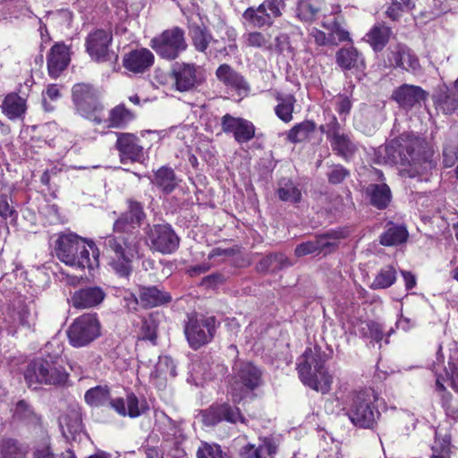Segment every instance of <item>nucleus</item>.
<instances>
[{
  "label": "nucleus",
  "instance_id": "nucleus-1",
  "mask_svg": "<svg viewBox=\"0 0 458 458\" xmlns=\"http://www.w3.org/2000/svg\"><path fill=\"white\" fill-rule=\"evenodd\" d=\"M145 218L142 206L129 201L128 210L114 223V233L105 239L109 255V265L121 277H128L132 270V261L139 258L140 241L137 229Z\"/></svg>",
  "mask_w": 458,
  "mask_h": 458
},
{
  "label": "nucleus",
  "instance_id": "nucleus-38",
  "mask_svg": "<svg viewBox=\"0 0 458 458\" xmlns=\"http://www.w3.org/2000/svg\"><path fill=\"white\" fill-rule=\"evenodd\" d=\"M389 35V28L384 25H376L367 34V40L375 51H379L387 43Z\"/></svg>",
  "mask_w": 458,
  "mask_h": 458
},
{
  "label": "nucleus",
  "instance_id": "nucleus-9",
  "mask_svg": "<svg viewBox=\"0 0 458 458\" xmlns=\"http://www.w3.org/2000/svg\"><path fill=\"white\" fill-rule=\"evenodd\" d=\"M234 377L230 386V394L233 403H240L246 394L259 386L261 372L250 362H237L233 368Z\"/></svg>",
  "mask_w": 458,
  "mask_h": 458
},
{
  "label": "nucleus",
  "instance_id": "nucleus-14",
  "mask_svg": "<svg viewBox=\"0 0 458 458\" xmlns=\"http://www.w3.org/2000/svg\"><path fill=\"white\" fill-rule=\"evenodd\" d=\"M115 147L119 152L122 164H143L148 158V153L140 142V139L132 133H117Z\"/></svg>",
  "mask_w": 458,
  "mask_h": 458
},
{
  "label": "nucleus",
  "instance_id": "nucleus-36",
  "mask_svg": "<svg viewBox=\"0 0 458 458\" xmlns=\"http://www.w3.org/2000/svg\"><path fill=\"white\" fill-rule=\"evenodd\" d=\"M133 119V114L123 106H117L109 113V117L103 123L107 128H123Z\"/></svg>",
  "mask_w": 458,
  "mask_h": 458
},
{
  "label": "nucleus",
  "instance_id": "nucleus-21",
  "mask_svg": "<svg viewBox=\"0 0 458 458\" xmlns=\"http://www.w3.org/2000/svg\"><path fill=\"white\" fill-rule=\"evenodd\" d=\"M111 407L121 416L137 418L148 410L145 399H139L133 393L126 394V398H114L110 402Z\"/></svg>",
  "mask_w": 458,
  "mask_h": 458
},
{
  "label": "nucleus",
  "instance_id": "nucleus-40",
  "mask_svg": "<svg viewBox=\"0 0 458 458\" xmlns=\"http://www.w3.org/2000/svg\"><path fill=\"white\" fill-rule=\"evenodd\" d=\"M408 233L403 226L389 227L380 238V243L385 246H394L403 243L406 241Z\"/></svg>",
  "mask_w": 458,
  "mask_h": 458
},
{
  "label": "nucleus",
  "instance_id": "nucleus-33",
  "mask_svg": "<svg viewBox=\"0 0 458 458\" xmlns=\"http://www.w3.org/2000/svg\"><path fill=\"white\" fill-rule=\"evenodd\" d=\"M394 64L406 71L416 72L420 69L418 58L407 48L401 47L396 52H393Z\"/></svg>",
  "mask_w": 458,
  "mask_h": 458
},
{
  "label": "nucleus",
  "instance_id": "nucleus-34",
  "mask_svg": "<svg viewBox=\"0 0 458 458\" xmlns=\"http://www.w3.org/2000/svg\"><path fill=\"white\" fill-rule=\"evenodd\" d=\"M152 182L166 194L172 192L177 185L174 170L166 166L159 168L155 173Z\"/></svg>",
  "mask_w": 458,
  "mask_h": 458
},
{
  "label": "nucleus",
  "instance_id": "nucleus-24",
  "mask_svg": "<svg viewBox=\"0 0 458 458\" xmlns=\"http://www.w3.org/2000/svg\"><path fill=\"white\" fill-rule=\"evenodd\" d=\"M392 98L403 107L411 108L427 98V93L419 86L403 84L397 88Z\"/></svg>",
  "mask_w": 458,
  "mask_h": 458
},
{
  "label": "nucleus",
  "instance_id": "nucleus-54",
  "mask_svg": "<svg viewBox=\"0 0 458 458\" xmlns=\"http://www.w3.org/2000/svg\"><path fill=\"white\" fill-rule=\"evenodd\" d=\"M309 36L318 46H332V38H328L327 32L322 31L317 28H311L309 30Z\"/></svg>",
  "mask_w": 458,
  "mask_h": 458
},
{
  "label": "nucleus",
  "instance_id": "nucleus-6",
  "mask_svg": "<svg viewBox=\"0 0 458 458\" xmlns=\"http://www.w3.org/2000/svg\"><path fill=\"white\" fill-rule=\"evenodd\" d=\"M24 377L30 387L37 388L40 384L63 385L68 379V373L55 359H38L28 365Z\"/></svg>",
  "mask_w": 458,
  "mask_h": 458
},
{
  "label": "nucleus",
  "instance_id": "nucleus-49",
  "mask_svg": "<svg viewBox=\"0 0 458 458\" xmlns=\"http://www.w3.org/2000/svg\"><path fill=\"white\" fill-rule=\"evenodd\" d=\"M318 9L308 1H301L297 6L296 16L303 22L311 23L315 21Z\"/></svg>",
  "mask_w": 458,
  "mask_h": 458
},
{
  "label": "nucleus",
  "instance_id": "nucleus-29",
  "mask_svg": "<svg viewBox=\"0 0 458 458\" xmlns=\"http://www.w3.org/2000/svg\"><path fill=\"white\" fill-rule=\"evenodd\" d=\"M335 59L336 64L344 70H361L365 66L363 57L352 47L339 49L336 52Z\"/></svg>",
  "mask_w": 458,
  "mask_h": 458
},
{
  "label": "nucleus",
  "instance_id": "nucleus-27",
  "mask_svg": "<svg viewBox=\"0 0 458 458\" xmlns=\"http://www.w3.org/2000/svg\"><path fill=\"white\" fill-rule=\"evenodd\" d=\"M1 109L10 120L22 118L27 110L26 99L17 93H9L4 97Z\"/></svg>",
  "mask_w": 458,
  "mask_h": 458
},
{
  "label": "nucleus",
  "instance_id": "nucleus-57",
  "mask_svg": "<svg viewBox=\"0 0 458 458\" xmlns=\"http://www.w3.org/2000/svg\"><path fill=\"white\" fill-rule=\"evenodd\" d=\"M348 175V171L342 165H335L328 173V179L332 183H340Z\"/></svg>",
  "mask_w": 458,
  "mask_h": 458
},
{
  "label": "nucleus",
  "instance_id": "nucleus-26",
  "mask_svg": "<svg viewBox=\"0 0 458 458\" xmlns=\"http://www.w3.org/2000/svg\"><path fill=\"white\" fill-rule=\"evenodd\" d=\"M104 298V291L98 286H93L76 291L72 294L71 301L75 308L87 309L98 305Z\"/></svg>",
  "mask_w": 458,
  "mask_h": 458
},
{
  "label": "nucleus",
  "instance_id": "nucleus-3",
  "mask_svg": "<svg viewBox=\"0 0 458 458\" xmlns=\"http://www.w3.org/2000/svg\"><path fill=\"white\" fill-rule=\"evenodd\" d=\"M55 251L61 262L75 268L93 269L98 265V252L95 244L74 233L59 235Z\"/></svg>",
  "mask_w": 458,
  "mask_h": 458
},
{
  "label": "nucleus",
  "instance_id": "nucleus-43",
  "mask_svg": "<svg viewBox=\"0 0 458 458\" xmlns=\"http://www.w3.org/2000/svg\"><path fill=\"white\" fill-rule=\"evenodd\" d=\"M59 425L65 434V428L69 434H76L81 430V419L79 412L75 410L69 413L62 415L59 418Z\"/></svg>",
  "mask_w": 458,
  "mask_h": 458
},
{
  "label": "nucleus",
  "instance_id": "nucleus-53",
  "mask_svg": "<svg viewBox=\"0 0 458 458\" xmlns=\"http://www.w3.org/2000/svg\"><path fill=\"white\" fill-rule=\"evenodd\" d=\"M449 441L443 439L441 442H435L432 446L431 458H450Z\"/></svg>",
  "mask_w": 458,
  "mask_h": 458
},
{
  "label": "nucleus",
  "instance_id": "nucleus-18",
  "mask_svg": "<svg viewBox=\"0 0 458 458\" xmlns=\"http://www.w3.org/2000/svg\"><path fill=\"white\" fill-rule=\"evenodd\" d=\"M148 241L152 249L164 254L174 252L179 246V238L171 226L165 225H154L148 233Z\"/></svg>",
  "mask_w": 458,
  "mask_h": 458
},
{
  "label": "nucleus",
  "instance_id": "nucleus-52",
  "mask_svg": "<svg viewBox=\"0 0 458 458\" xmlns=\"http://www.w3.org/2000/svg\"><path fill=\"white\" fill-rule=\"evenodd\" d=\"M258 458H274L276 453V446L270 439H264L256 446Z\"/></svg>",
  "mask_w": 458,
  "mask_h": 458
},
{
  "label": "nucleus",
  "instance_id": "nucleus-8",
  "mask_svg": "<svg viewBox=\"0 0 458 458\" xmlns=\"http://www.w3.org/2000/svg\"><path fill=\"white\" fill-rule=\"evenodd\" d=\"M150 47L165 60H174L188 47L182 29L173 27L154 37L149 43Z\"/></svg>",
  "mask_w": 458,
  "mask_h": 458
},
{
  "label": "nucleus",
  "instance_id": "nucleus-45",
  "mask_svg": "<svg viewBox=\"0 0 458 458\" xmlns=\"http://www.w3.org/2000/svg\"><path fill=\"white\" fill-rule=\"evenodd\" d=\"M191 36L194 47L199 52H205L212 39L211 34L199 26L191 29Z\"/></svg>",
  "mask_w": 458,
  "mask_h": 458
},
{
  "label": "nucleus",
  "instance_id": "nucleus-47",
  "mask_svg": "<svg viewBox=\"0 0 458 458\" xmlns=\"http://www.w3.org/2000/svg\"><path fill=\"white\" fill-rule=\"evenodd\" d=\"M414 7L411 0H392L386 10V14L392 20L399 19L403 13H409Z\"/></svg>",
  "mask_w": 458,
  "mask_h": 458
},
{
  "label": "nucleus",
  "instance_id": "nucleus-42",
  "mask_svg": "<svg viewBox=\"0 0 458 458\" xmlns=\"http://www.w3.org/2000/svg\"><path fill=\"white\" fill-rule=\"evenodd\" d=\"M243 43L246 47L260 49H271V37L259 31L247 32L243 35Z\"/></svg>",
  "mask_w": 458,
  "mask_h": 458
},
{
  "label": "nucleus",
  "instance_id": "nucleus-41",
  "mask_svg": "<svg viewBox=\"0 0 458 458\" xmlns=\"http://www.w3.org/2000/svg\"><path fill=\"white\" fill-rule=\"evenodd\" d=\"M396 280V271L392 266H387L380 269L372 282V289H386L393 285Z\"/></svg>",
  "mask_w": 458,
  "mask_h": 458
},
{
  "label": "nucleus",
  "instance_id": "nucleus-37",
  "mask_svg": "<svg viewBox=\"0 0 458 458\" xmlns=\"http://www.w3.org/2000/svg\"><path fill=\"white\" fill-rule=\"evenodd\" d=\"M175 376L176 366L174 360L168 356H160L151 377L166 381L169 377L174 378Z\"/></svg>",
  "mask_w": 458,
  "mask_h": 458
},
{
  "label": "nucleus",
  "instance_id": "nucleus-39",
  "mask_svg": "<svg viewBox=\"0 0 458 458\" xmlns=\"http://www.w3.org/2000/svg\"><path fill=\"white\" fill-rule=\"evenodd\" d=\"M371 203L378 208H386L391 199V191L386 183L372 184L369 188Z\"/></svg>",
  "mask_w": 458,
  "mask_h": 458
},
{
  "label": "nucleus",
  "instance_id": "nucleus-28",
  "mask_svg": "<svg viewBox=\"0 0 458 458\" xmlns=\"http://www.w3.org/2000/svg\"><path fill=\"white\" fill-rule=\"evenodd\" d=\"M273 96L277 101L275 106L276 116L284 123H290L293 120V113L296 98L293 94L284 93L281 91H274Z\"/></svg>",
  "mask_w": 458,
  "mask_h": 458
},
{
  "label": "nucleus",
  "instance_id": "nucleus-61",
  "mask_svg": "<svg viewBox=\"0 0 458 458\" xmlns=\"http://www.w3.org/2000/svg\"><path fill=\"white\" fill-rule=\"evenodd\" d=\"M14 209L10 206L7 196H0V216L6 219L13 216Z\"/></svg>",
  "mask_w": 458,
  "mask_h": 458
},
{
  "label": "nucleus",
  "instance_id": "nucleus-5",
  "mask_svg": "<svg viewBox=\"0 0 458 458\" xmlns=\"http://www.w3.org/2000/svg\"><path fill=\"white\" fill-rule=\"evenodd\" d=\"M377 399V393L372 388L348 393L344 403L352 423L363 428H373L380 414L375 406Z\"/></svg>",
  "mask_w": 458,
  "mask_h": 458
},
{
  "label": "nucleus",
  "instance_id": "nucleus-30",
  "mask_svg": "<svg viewBox=\"0 0 458 458\" xmlns=\"http://www.w3.org/2000/svg\"><path fill=\"white\" fill-rule=\"evenodd\" d=\"M321 26L327 31V37L332 38V46L341 42L351 41L350 34L344 28L342 21L335 16H329L323 20Z\"/></svg>",
  "mask_w": 458,
  "mask_h": 458
},
{
  "label": "nucleus",
  "instance_id": "nucleus-22",
  "mask_svg": "<svg viewBox=\"0 0 458 458\" xmlns=\"http://www.w3.org/2000/svg\"><path fill=\"white\" fill-rule=\"evenodd\" d=\"M70 48L64 43L55 44L47 55V69L50 77L55 79L64 71L71 60Z\"/></svg>",
  "mask_w": 458,
  "mask_h": 458
},
{
  "label": "nucleus",
  "instance_id": "nucleus-64",
  "mask_svg": "<svg viewBox=\"0 0 458 458\" xmlns=\"http://www.w3.org/2000/svg\"><path fill=\"white\" fill-rule=\"evenodd\" d=\"M240 454L242 458H258L256 445L251 444L244 445L241 449Z\"/></svg>",
  "mask_w": 458,
  "mask_h": 458
},
{
  "label": "nucleus",
  "instance_id": "nucleus-2",
  "mask_svg": "<svg viewBox=\"0 0 458 458\" xmlns=\"http://www.w3.org/2000/svg\"><path fill=\"white\" fill-rule=\"evenodd\" d=\"M377 164H399L409 177H414L431 168L426 152V142L413 133H403L375 152Z\"/></svg>",
  "mask_w": 458,
  "mask_h": 458
},
{
  "label": "nucleus",
  "instance_id": "nucleus-35",
  "mask_svg": "<svg viewBox=\"0 0 458 458\" xmlns=\"http://www.w3.org/2000/svg\"><path fill=\"white\" fill-rule=\"evenodd\" d=\"M278 198L284 202L298 203L301 199V192L294 182L289 179H282L276 191Z\"/></svg>",
  "mask_w": 458,
  "mask_h": 458
},
{
  "label": "nucleus",
  "instance_id": "nucleus-4",
  "mask_svg": "<svg viewBox=\"0 0 458 458\" xmlns=\"http://www.w3.org/2000/svg\"><path fill=\"white\" fill-rule=\"evenodd\" d=\"M325 362L326 360L318 348H307L297 362V370L301 381L322 394L329 393L334 381V377L326 368Z\"/></svg>",
  "mask_w": 458,
  "mask_h": 458
},
{
  "label": "nucleus",
  "instance_id": "nucleus-32",
  "mask_svg": "<svg viewBox=\"0 0 458 458\" xmlns=\"http://www.w3.org/2000/svg\"><path fill=\"white\" fill-rule=\"evenodd\" d=\"M434 371L437 376L436 379V389L439 394L441 398L442 406L445 411L447 416L453 418L454 420L458 419V403L454 402L452 398V394L445 391V388L443 384L444 378L441 375L437 374V369L436 368V364H434Z\"/></svg>",
  "mask_w": 458,
  "mask_h": 458
},
{
  "label": "nucleus",
  "instance_id": "nucleus-25",
  "mask_svg": "<svg viewBox=\"0 0 458 458\" xmlns=\"http://www.w3.org/2000/svg\"><path fill=\"white\" fill-rule=\"evenodd\" d=\"M216 75L223 84L237 91L239 95L247 94L250 89L244 78L228 64H221L216 69Z\"/></svg>",
  "mask_w": 458,
  "mask_h": 458
},
{
  "label": "nucleus",
  "instance_id": "nucleus-59",
  "mask_svg": "<svg viewBox=\"0 0 458 458\" xmlns=\"http://www.w3.org/2000/svg\"><path fill=\"white\" fill-rule=\"evenodd\" d=\"M270 258L272 259L275 271L291 267L293 265L289 259L283 253L271 254Z\"/></svg>",
  "mask_w": 458,
  "mask_h": 458
},
{
  "label": "nucleus",
  "instance_id": "nucleus-11",
  "mask_svg": "<svg viewBox=\"0 0 458 458\" xmlns=\"http://www.w3.org/2000/svg\"><path fill=\"white\" fill-rule=\"evenodd\" d=\"M215 324L216 321L213 317H190L184 328V333L190 346L197 350L209 343L215 335Z\"/></svg>",
  "mask_w": 458,
  "mask_h": 458
},
{
  "label": "nucleus",
  "instance_id": "nucleus-19",
  "mask_svg": "<svg viewBox=\"0 0 458 458\" xmlns=\"http://www.w3.org/2000/svg\"><path fill=\"white\" fill-rule=\"evenodd\" d=\"M221 126L224 132L233 133L235 140L239 143L248 142L255 136L253 123L242 117H234L226 114L221 119Z\"/></svg>",
  "mask_w": 458,
  "mask_h": 458
},
{
  "label": "nucleus",
  "instance_id": "nucleus-58",
  "mask_svg": "<svg viewBox=\"0 0 458 458\" xmlns=\"http://www.w3.org/2000/svg\"><path fill=\"white\" fill-rule=\"evenodd\" d=\"M154 80L160 85L169 87L173 89V69L170 73L162 70H156L154 72Z\"/></svg>",
  "mask_w": 458,
  "mask_h": 458
},
{
  "label": "nucleus",
  "instance_id": "nucleus-7",
  "mask_svg": "<svg viewBox=\"0 0 458 458\" xmlns=\"http://www.w3.org/2000/svg\"><path fill=\"white\" fill-rule=\"evenodd\" d=\"M72 101L77 113L82 117L101 124L105 121V111L98 101V91L89 84L78 83L72 88Z\"/></svg>",
  "mask_w": 458,
  "mask_h": 458
},
{
  "label": "nucleus",
  "instance_id": "nucleus-15",
  "mask_svg": "<svg viewBox=\"0 0 458 458\" xmlns=\"http://www.w3.org/2000/svg\"><path fill=\"white\" fill-rule=\"evenodd\" d=\"M113 35L111 31L98 29L90 32L86 38V50L89 56L97 62H106L117 55L110 49Z\"/></svg>",
  "mask_w": 458,
  "mask_h": 458
},
{
  "label": "nucleus",
  "instance_id": "nucleus-56",
  "mask_svg": "<svg viewBox=\"0 0 458 458\" xmlns=\"http://www.w3.org/2000/svg\"><path fill=\"white\" fill-rule=\"evenodd\" d=\"M0 458H25V454L14 442L9 441L6 448L2 451Z\"/></svg>",
  "mask_w": 458,
  "mask_h": 458
},
{
  "label": "nucleus",
  "instance_id": "nucleus-51",
  "mask_svg": "<svg viewBox=\"0 0 458 458\" xmlns=\"http://www.w3.org/2000/svg\"><path fill=\"white\" fill-rule=\"evenodd\" d=\"M198 458H225L218 445L203 444L197 453Z\"/></svg>",
  "mask_w": 458,
  "mask_h": 458
},
{
  "label": "nucleus",
  "instance_id": "nucleus-62",
  "mask_svg": "<svg viewBox=\"0 0 458 458\" xmlns=\"http://www.w3.org/2000/svg\"><path fill=\"white\" fill-rule=\"evenodd\" d=\"M451 372L445 370V375L451 379L452 387L458 392V360L457 362H449Z\"/></svg>",
  "mask_w": 458,
  "mask_h": 458
},
{
  "label": "nucleus",
  "instance_id": "nucleus-17",
  "mask_svg": "<svg viewBox=\"0 0 458 458\" xmlns=\"http://www.w3.org/2000/svg\"><path fill=\"white\" fill-rule=\"evenodd\" d=\"M326 134L330 142L332 149L345 159L351 157L357 148L350 137L344 133L341 126L334 116L332 122L327 124Z\"/></svg>",
  "mask_w": 458,
  "mask_h": 458
},
{
  "label": "nucleus",
  "instance_id": "nucleus-20",
  "mask_svg": "<svg viewBox=\"0 0 458 458\" xmlns=\"http://www.w3.org/2000/svg\"><path fill=\"white\" fill-rule=\"evenodd\" d=\"M222 420L245 423V419L241 415L239 409L227 403L211 406L202 414V421L206 426H214Z\"/></svg>",
  "mask_w": 458,
  "mask_h": 458
},
{
  "label": "nucleus",
  "instance_id": "nucleus-55",
  "mask_svg": "<svg viewBox=\"0 0 458 458\" xmlns=\"http://www.w3.org/2000/svg\"><path fill=\"white\" fill-rule=\"evenodd\" d=\"M141 336L143 339L154 341L157 337V327L152 319H145L141 326Z\"/></svg>",
  "mask_w": 458,
  "mask_h": 458
},
{
  "label": "nucleus",
  "instance_id": "nucleus-63",
  "mask_svg": "<svg viewBox=\"0 0 458 458\" xmlns=\"http://www.w3.org/2000/svg\"><path fill=\"white\" fill-rule=\"evenodd\" d=\"M20 323L27 327L34 325V316L27 310H22L19 314Z\"/></svg>",
  "mask_w": 458,
  "mask_h": 458
},
{
  "label": "nucleus",
  "instance_id": "nucleus-12",
  "mask_svg": "<svg viewBox=\"0 0 458 458\" xmlns=\"http://www.w3.org/2000/svg\"><path fill=\"white\" fill-rule=\"evenodd\" d=\"M173 78V89L179 92L195 90L205 80L201 68L191 63H175Z\"/></svg>",
  "mask_w": 458,
  "mask_h": 458
},
{
  "label": "nucleus",
  "instance_id": "nucleus-44",
  "mask_svg": "<svg viewBox=\"0 0 458 458\" xmlns=\"http://www.w3.org/2000/svg\"><path fill=\"white\" fill-rule=\"evenodd\" d=\"M109 397L108 388L101 386L89 389L84 396L86 403L91 406L103 405L109 400Z\"/></svg>",
  "mask_w": 458,
  "mask_h": 458
},
{
  "label": "nucleus",
  "instance_id": "nucleus-23",
  "mask_svg": "<svg viewBox=\"0 0 458 458\" xmlns=\"http://www.w3.org/2000/svg\"><path fill=\"white\" fill-rule=\"evenodd\" d=\"M154 63V55L147 48H140L126 54L123 59L126 70L134 73H142Z\"/></svg>",
  "mask_w": 458,
  "mask_h": 458
},
{
  "label": "nucleus",
  "instance_id": "nucleus-46",
  "mask_svg": "<svg viewBox=\"0 0 458 458\" xmlns=\"http://www.w3.org/2000/svg\"><path fill=\"white\" fill-rule=\"evenodd\" d=\"M315 129L312 122L305 121L293 126L288 133V140L292 142H300L308 138Z\"/></svg>",
  "mask_w": 458,
  "mask_h": 458
},
{
  "label": "nucleus",
  "instance_id": "nucleus-13",
  "mask_svg": "<svg viewBox=\"0 0 458 458\" xmlns=\"http://www.w3.org/2000/svg\"><path fill=\"white\" fill-rule=\"evenodd\" d=\"M285 7L284 0H265L258 7L247 8L242 16L253 27L270 26L274 19L281 16Z\"/></svg>",
  "mask_w": 458,
  "mask_h": 458
},
{
  "label": "nucleus",
  "instance_id": "nucleus-50",
  "mask_svg": "<svg viewBox=\"0 0 458 458\" xmlns=\"http://www.w3.org/2000/svg\"><path fill=\"white\" fill-rule=\"evenodd\" d=\"M332 103L341 119L345 120L352 106L351 98L346 95L339 94L332 99Z\"/></svg>",
  "mask_w": 458,
  "mask_h": 458
},
{
  "label": "nucleus",
  "instance_id": "nucleus-60",
  "mask_svg": "<svg viewBox=\"0 0 458 458\" xmlns=\"http://www.w3.org/2000/svg\"><path fill=\"white\" fill-rule=\"evenodd\" d=\"M31 413H32V411H31L30 406L24 401H20L16 403L14 411H13V415L16 418H18L20 420H24V419L29 418Z\"/></svg>",
  "mask_w": 458,
  "mask_h": 458
},
{
  "label": "nucleus",
  "instance_id": "nucleus-10",
  "mask_svg": "<svg viewBox=\"0 0 458 458\" xmlns=\"http://www.w3.org/2000/svg\"><path fill=\"white\" fill-rule=\"evenodd\" d=\"M100 329L101 326L96 315L83 314L69 327V342L76 348L87 346L100 335Z\"/></svg>",
  "mask_w": 458,
  "mask_h": 458
},
{
  "label": "nucleus",
  "instance_id": "nucleus-16",
  "mask_svg": "<svg viewBox=\"0 0 458 458\" xmlns=\"http://www.w3.org/2000/svg\"><path fill=\"white\" fill-rule=\"evenodd\" d=\"M344 237V232L332 231L317 236L314 240L298 244L294 250V253L297 257H302L320 251H331L336 248L338 241Z\"/></svg>",
  "mask_w": 458,
  "mask_h": 458
},
{
  "label": "nucleus",
  "instance_id": "nucleus-31",
  "mask_svg": "<svg viewBox=\"0 0 458 458\" xmlns=\"http://www.w3.org/2000/svg\"><path fill=\"white\" fill-rule=\"evenodd\" d=\"M140 302L145 307H156L171 301V296L166 292H162L157 286L141 287L140 290Z\"/></svg>",
  "mask_w": 458,
  "mask_h": 458
},
{
  "label": "nucleus",
  "instance_id": "nucleus-48",
  "mask_svg": "<svg viewBox=\"0 0 458 458\" xmlns=\"http://www.w3.org/2000/svg\"><path fill=\"white\" fill-rule=\"evenodd\" d=\"M357 330L361 335L371 338L377 343H379L383 338L381 327L374 322H360Z\"/></svg>",
  "mask_w": 458,
  "mask_h": 458
}]
</instances>
